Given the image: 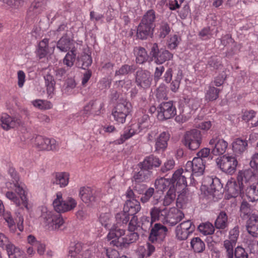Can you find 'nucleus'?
<instances>
[{
    "mask_svg": "<svg viewBox=\"0 0 258 258\" xmlns=\"http://www.w3.org/2000/svg\"><path fill=\"white\" fill-rule=\"evenodd\" d=\"M9 173L14 179V180L13 183L10 182L6 183V186L8 189H14L15 192L8 191L6 193V197L16 206L23 205L28 210V190L27 188L22 183L18 182L19 177L15 169L10 168L9 170Z\"/></svg>",
    "mask_w": 258,
    "mask_h": 258,
    "instance_id": "1",
    "label": "nucleus"
},
{
    "mask_svg": "<svg viewBox=\"0 0 258 258\" xmlns=\"http://www.w3.org/2000/svg\"><path fill=\"white\" fill-rule=\"evenodd\" d=\"M40 219L44 226L49 230H57L63 224V220L59 214L54 213L46 207L42 208Z\"/></svg>",
    "mask_w": 258,
    "mask_h": 258,
    "instance_id": "2",
    "label": "nucleus"
},
{
    "mask_svg": "<svg viewBox=\"0 0 258 258\" xmlns=\"http://www.w3.org/2000/svg\"><path fill=\"white\" fill-rule=\"evenodd\" d=\"M132 105L126 100L118 102L113 109L112 114L114 120L118 123H123L127 115L131 111Z\"/></svg>",
    "mask_w": 258,
    "mask_h": 258,
    "instance_id": "3",
    "label": "nucleus"
},
{
    "mask_svg": "<svg viewBox=\"0 0 258 258\" xmlns=\"http://www.w3.org/2000/svg\"><path fill=\"white\" fill-rule=\"evenodd\" d=\"M216 163L223 172L232 174L236 171L238 162L232 156L224 155L216 159Z\"/></svg>",
    "mask_w": 258,
    "mask_h": 258,
    "instance_id": "4",
    "label": "nucleus"
},
{
    "mask_svg": "<svg viewBox=\"0 0 258 258\" xmlns=\"http://www.w3.org/2000/svg\"><path fill=\"white\" fill-rule=\"evenodd\" d=\"M202 135L199 130L194 129L187 131L184 135V144L190 150H195L200 146Z\"/></svg>",
    "mask_w": 258,
    "mask_h": 258,
    "instance_id": "5",
    "label": "nucleus"
},
{
    "mask_svg": "<svg viewBox=\"0 0 258 258\" xmlns=\"http://www.w3.org/2000/svg\"><path fill=\"white\" fill-rule=\"evenodd\" d=\"M205 169V162L199 158H194L193 160L187 162L185 166V170L192 172L190 174L191 180H193L194 182V176H199L203 174Z\"/></svg>",
    "mask_w": 258,
    "mask_h": 258,
    "instance_id": "6",
    "label": "nucleus"
},
{
    "mask_svg": "<svg viewBox=\"0 0 258 258\" xmlns=\"http://www.w3.org/2000/svg\"><path fill=\"white\" fill-rule=\"evenodd\" d=\"M92 253L89 249L83 247L81 242L71 245L69 250L67 258H92Z\"/></svg>",
    "mask_w": 258,
    "mask_h": 258,
    "instance_id": "7",
    "label": "nucleus"
},
{
    "mask_svg": "<svg viewBox=\"0 0 258 258\" xmlns=\"http://www.w3.org/2000/svg\"><path fill=\"white\" fill-rule=\"evenodd\" d=\"M157 118L163 120L173 117L176 112L175 107L171 101L161 103L157 108Z\"/></svg>",
    "mask_w": 258,
    "mask_h": 258,
    "instance_id": "8",
    "label": "nucleus"
},
{
    "mask_svg": "<svg viewBox=\"0 0 258 258\" xmlns=\"http://www.w3.org/2000/svg\"><path fill=\"white\" fill-rule=\"evenodd\" d=\"M150 54L154 58L155 62L159 64H162L173 57V54L168 50L164 49L159 50L157 43L153 44Z\"/></svg>",
    "mask_w": 258,
    "mask_h": 258,
    "instance_id": "9",
    "label": "nucleus"
},
{
    "mask_svg": "<svg viewBox=\"0 0 258 258\" xmlns=\"http://www.w3.org/2000/svg\"><path fill=\"white\" fill-rule=\"evenodd\" d=\"M209 144L212 154L216 156L223 154L228 147V143L219 136H213Z\"/></svg>",
    "mask_w": 258,
    "mask_h": 258,
    "instance_id": "10",
    "label": "nucleus"
},
{
    "mask_svg": "<svg viewBox=\"0 0 258 258\" xmlns=\"http://www.w3.org/2000/svg\"><path fill=\"white\" fill-rule=\"evenodd\" d=\"M35 145L40 150L53 151L58 148V144L53 139H49L39 136L36 137Z\"/></svg>",
    "mask_w": 258,
    "mask_h": 258,
    "instance_id": "11",
    "label": "nucleus"
},
{
    "mask_svg": "<svg viewBox=\"0 0 258 258\" xmlns=\"http://www.w3.org/2000/svg\"><path fill=\"white\" fill-rule=\"evenodd\" d=\"M21 123L22 121L19 117L11 116L7 113H3L0 115V126L5 131L14 128Z\"/></svg>",
    "mask_w": 258,
    "mask_h": 258,
    "instance_id": "12",
    "label": "nucleus"
},
{
    "mask_svg": "<svg viewBox=\"0 0 258 258\" xmlns=\"http://www.w3.org/2000/svg\"><path fill=\"white\" fill-rule=\"evenodd\" d=\"M166 209L167 208H166L161 209L160 208L154 207L150 210L151 221L150 222L149 218L148 217H143L142 220L143 221L147 222L150 226H151L152 223L156 221H159L163 224H165Z\"/></svg>",
    "mask_w": 258,
    "mask_h": 258,
    "instance_id": "13",
    "label": "nucleus"
},
{
    "mask_svg": "<svg viewBox=\"0 0 258 258\" xmlns=\"http://www.w3.org/2000/svg\"><path fill=\"white\" fill-rule=\"evenodd\" d=\"M167 230L165 226L160 223L155 224L151 230L149 240L152 242L162 241L167 234Z\"/></svg>",
    "mask_w": 258,
    "mask_h": 258,
    "instance_id": "14",
    "label": "nucleus"
},
{
    "mask_svg": "<svg viewBox=\"0 0 258 258\" xmlns=\"http://www.w3.org/2000/svg\"><path fill=\"white\" fill-rule=\"evenodd\" d=\"M184 216L183 212L176 208H167L165 224L174 226L180 221Z\"/></svg>",
    "mask_w": 258,
    "mask_h": 258,
    "instance_id": "15",
    "label": "nucleus"
},
{
    "mask_svg": "<svg viewBox=\"0 0 258 258\" xmlns=\"http://www.w3.org/2000/svg\"><path fill=\"white\" fill-rule=\"evenodd\" d=\"M109 233L107 235V239L109 241L110 245L120 247L117 244V241H120L119 239H122V236L125 234V231L123 229L119 228L115 225H113L110 228Z\"/></svg>",
    "mask_w": 258,
    "mask_h": 258,
    "instance_id": "16",
    "label": "nucleus"
},
{
    "mask_svg": "<svg viewBox=\"0 0 258 258\" xmlns=\"http://www.w3.org/2000/svg\"><path fill=\"white\" fill-rule=\"evenodd\" d=\"M79 196L83 202L90 205L96 201L97 191L90 187H82L80 189Z\"/></svg>",
    "mask_w": 258,
    "mask_h": 258,
    "instance_id": "17",
    "label": "nucleus"
},
{
    "mask_svg": "<svg viewBox=\"0 0 258 258\" xmlns=\"http://www.w3.org/2000/svg\"><path fill=\"white\" fill-rule=\"evenodd\" d=\"M243 186L241 183H237L236 180L233 178L229 179L226 183L225 189L227 199L235 198L238 196Z\"/></svg>",
    "mask_w": 258,
    "mask_h": 258,
    "instance_id": "18",
    "label": "nucleus"
},
{
    "mask_svg": "<svg viewBox=\"0 0 258 258\" xmlns=\"http://www.w3.org/2000/svg\"><path fill=\"white\" fill-rule=\"evenodd\" d=\"M190 173L186 170L184 171L182 169L177 170L173 174L171 180L174 184L176 182V186L181 187V188H184L186 186V177L190 175Z\"/></svg>",
    "mask_w": 258,
    "mask_h": 258,
    "instance_id": "19",
    "label": "nucleus"
},
{
    "mask_svg": "<svg viewBox=\"0 0 258 258\" xmlns=\"http://www.w3.org/2000/svg\"><path fill=\"white\" fill-rule=\"evenodd\" d=\"M152 80L150 73L146 71H138L137 72L136 82L138 85L144 88L149 87Z\"/></svg>",
    "mask_w": 258,
    "mask_h": 258,
    "instance_id": "20",
    "label": "nucleus"
},
{
    "mask_svg": "<svg viewBox=\"0 0 258 258\" xmlns=\"http://www.w3.org/2000/svg\"><path fill=\"white\" fill-rule=\"evenodd\" d=\"M152 176L151 171L141 166L140 170L135 173L133 176V182L140 183L149 181Z\"/></svg>",
    "mask_w": 258,
    "mask_h": 258,
    "instance_id": "21",
    "label": "nucleus"
},
{
    "mask_svg": "<svg viewBox=\"0 0 258 258\" xmlns=\"http://www.w3.org/2000/svg\"><path fill=\"white\" fill-rule=\"evenodd\" d=\"M155 188L158 191H165L168 189L175 188L174 184L171 179L161 177L157 179L155 181Z\"/></svg>",
    "mask_w": 258,
    "mask_h": 258,
    "instance_id": "22",
    "label": "nucleus"
},
{
    "mask_svg": "<svg viewBox=\"0 0 258 258\" xmlns=\"http://www.w3.org/2000/svg\"><path fill=\"white\" fill-rule=\"evenodd\" d=\"M122 238L119 239L120 241H117V244L120 245V247H126L130 244L136 242L139 238V235L137 232L128 230Z\"/></svg>",
    "mask_w": 258,
    "mask_h": 258,
    "instance_id": "23",
    "label": "nucleus"
},
{
    "mask_svg": "<svg viewBox=\"0 0 258 258\" xmlns=\"http://www.w3.org/2000/svg\"><path fill=\"white\" fill-rule=\"evenodd\" d=\"M246 229L252 236H258V215L252 214L247 222Z\"/></svg>",
    "mask_w": 258,
    "mask_h": 258,
    "instance_id": "24",
    "label": "nucleus"
},
{
    "mask_svg": "<svg viewBox=\"0 0 258 258\" xmlns=\"http://www.w3.org/2000/svg\"><path fill=\"white\" fill-rule=\"evenodd\" d=\"M57 48L61 52L75 49V42L66 36H62L57 42Z\"/></svg>",
    "mask_w": 258,
    "mask_h": 258,
    "instance_id": "25",
    "label": "nucleus"
},
{
    "mask_svg": "<svg viewBox=\"0 0 258 258\" xmlns=\"http://www.w3.org/2000/svg\"><path fill=\"white\" fill-rule=\"evenodd\" d=\"M140 131L139 126L138 124H133L125 130L123 135H121L120 138L116 142L119 144H122L134 135L140 133Z\"/></svg>",
    "mask_w": 258,
    "mask_h": 258,
    "instance_id": "26",
    "label": "nucleus"
},
{
    "mask_svg": "<svg viewBox=\"0 0 258 258\" xmlns=\"http://www.w3.org/2000/svg\"><path fill=\"white\" fill-rule=\"evenodd\" d=\"M169 138L170 135L168 133L163 132L161 133L156 140V150L159 152L164 151L167 147Z\"/></svg>",
    "mask_w": 258,
    "mask_h": 258,
    "instance_id": "27",
    "label": "nucleus"
},
{
    "mask_svg": "<svg viewBox=\"0 0 258 258\" xmlns=\"http://www.w3.org/2000/svg\"><path fill=\"white\" fill-rule=\"evenodd\" d=\"M103 107V104L100 102L94 101L90 103L85 106L81 113L83 115H87L90 111L95 115H99L101 113V110Z\"/></svg>",
    "mask_w": 258,
    "mask_h": 258,
    "instance_id": "28",
    "label": "nucleus"
},
{
    "mask_svg": "<svg viewBox=\"0 0 258 258\" xmlns=\"http://www.w3.org/2000/svg\"><path fill=\"white\" fill-rule=\"evenodd\" d=\"M232 150L236 155H241L247 148L248 143L245 140L235 139L232 144Z\"/></svg>",
    "mask_w": 258,
    "mask_h": 258,
    "instance_id": "29",
    "label": "nucleus"
},
{
    "mask_svg": "<svg viewBox=\"0 0 258 258\" xmlns=\"http://www.w3.org/2000/svg\"><path fill=\"white\" fill-rule=\"evenodd\" d=\"M154 30V28L141 22L137 29V36L141 39H147L148 36L153 34Z\"/></svg>",
    "mask_w": 258,
    "mask_h": 258,
    "instance_id": "30",
    "label": "nucleus"
},
{
    "mask_svg": "<svg viewBox=\"0 0 258 258\" xmlns=\"http://www.w3.org/2000/svg\"><path fill=\"white\" fill-rule=\"evenodd\" d=\"M123 209L124 211L131 214V215H135L141 210L140 202L136 199L127 200Z\"/></svg>",
    "mask_w": 258,
    "mask_h": 258,
    "instance_id": "31",
    "label": "nucleus"
},
{
    "mask_svg": "<svg viewBox=\"0 0 258 258\" xmlns=\"http://www.w3.org/2000/svg\"><path fill=\"white\" fill-rule=\"evenodd\" d=\"M161 164L159 159L153 155H150L145 158L144 161L141 163V166L151 171L153 167H159Z\"/></svg>",
    "mask_w": 258,
    "mask_h": 258,
    "instance_id": "32",
    "label": "nucleus"
},
{
    "mask_svg": "<svg viewBox=\"0 0 258 258\" xmlns=\"http://www.w3.org/2000/svg\"><path fill=\"white\" fill-rule=\"evenodd\" d=\"M255 177L253 172L250 169L245 170L239 172L237 179L239 182H240L241 185L244 186V183L249 181H252Z\"/></svg>",
    "mask_w": 258,
    "mask_h": 258,
    "instance_id": "33",
    "label": "nucleus"
},
{
    "mask_svg": "<svg viewBox=\"0 0 258 258\" xmlns=\"http://www.w3.org/2000/svg\"><path fill=\"white\" fill-rule=\"evenodd\" d=\"M155 251V246L147 243L145 245H140L137 249L139 258H144L151 256Z\"/></svg>",
    "mask_w": 258,
    "mask_h": 258,
    "instance_id": "34",
    "label": "nucleus"
},
{
    "mask_svg": "<svg viewBox=\"0 0 258 258\" xmlns=\"http://www.w3.org/2000/svg\"><path fill=\"white\" fill-rule=\"evenodd\" d=\"M9 258H23L24 251L12 242L6 248Z\"/></svg>",
    "mask_w": 258,
    "mask_h": 258,
    "instance_id": "35",
    "label": "nucleus"
},
{
    "mask_svg": "<svg viewBox=\"0 0 258 258\" xmlns=\"http://www.w3.org/2000/svg\"><path fill=\"white\" fill-rule=\"evenodd\" d=\"M44 79L47 94L51 98L54 94L55 81L53 77L50 74L45 75Z\"/></svg>",
    "mask_w": 258,
    "mask_h": 258,
    "instance_id": "36",
    "label": "nucleus"
},
{
    "mask_svg": "<svg viewBox=\"0 0 258 258\" xmlns=\"http://www.w3.org/2000/svg\"><path fill=\"white\" fill-rule=\"evenodd\" d=\"M245 195L248 200L250 202H254L258 200V182L253 184L247 187L245 190Z\"/></svg>",
    "mask_w": 258,
    "mask_h": 258,
    "instance_id": "37",
    "label": "nucleus"
},
{
    "mask_svg": "<svg viewBox=\"0 0 258 258\" xmlns=\"http://www.w3.org/2000/svg\"><path fill=\"white\" fill-rule=\"evenodd\" d=\"M134 53L136 56V61L137 63L142 64L147 60L148 58L147 52L143 47H135L134 48Z\"/></svg>",
    "mask_w": 258,
    "mask_h": 258,
    "instance_id": "38",
    "label": "nucleus"
},
{
    "mask_svg": "<svg viewBox=\"0 0 258 258\" xmlns=\"http://www.w3.org/2000/svg\"><path fill=\"white\" fill-rule=\"evenodd\" d=\"M53 206L54 210L58 213L66 212V210L63 209L65 206L64 201L62 199V194L58 192L56 195V198L53 202Z\"/></svg>",
    "mask_w": 258,
    "mask_h": 258,
    "instance_id": "39",
    "label": "nucleus"
},
{
    "mask_svg": "<svg viewBox=\"0 0 258 258\" xmlns=\"http://www.w3.org/2000/svg\"><path fill=\"white\" fill-rule=\"evenodd\" d=\"M155 18V12L153 10H150L148 11L144 15L141 22L155 28V26L154 22Z\"/></svg>",
    "mask_w": 258,
    "mask_h": 258,
    "instance_id": "40",
    "label": "nucleus"
},
{
    "mask_svg": "<svg viewBox=\"0 0 258 258\" xmlns=\"http://www.w3.org/2000/svg\"><path fill=\"white\" fill-rule=\"evenodd\" d=\"M46 4V0H34L30 8V11L35 14H40L45 9Z\"/></svg>",
    "mask_w": 258,
    "mask_h": 258,
    "instance_id": "41",
    "label": "nucleus"
},
{
    "mask_svg": "<svg viewBox=\"0 0 258 258\" xmlns=\"http://www.w3.org/2000/svg\"><path fill=\"white\" fill-rule=\"evenodd\" d=\"M220 90L213 86H209L205 93V100L208 101H213L219 97Z\"/></svg>",
    "mask_w": 258,
    "mask_h": 258,
    "instance_id": "42",
    "label": "nucleus"
},
{
    "mask_svg": "<svg viewBox=\"0 0 258 258\" xmlns=\"http://www.w3.org/2000/svg\"><path fill=\"white\" fill-rule=\"evenodd\" d=\"M99 221L100 224L106 229H110L112 227L113 219L110 213L101 214Z\"/></svg>",
    "mask_w": 258,
    "mask_h": 258,
    "instance_id": "43",
    "label": "nucleus"
},
{
    "mask_svg": "<svg viewBox=\"0 0 258 258\" xmlns=\"http://www.w3.org/2000/svg\"><path fill=\"white\" fill-rule=\"evenodd\" d=\"M176 189H168L162 199V204L164 206L170 205L175 200Z\"/></svg>",
    "mask_w": 258,
    "mask_h": 258,
    "instance_id": "44",
    "label": "nucleus"
},
{
    "mask_svg": "<svg viewBox=\"0 0 258 258\" xmlns=\"http://www.w3.org/2000/svg\"><path fill=\"white\" fill-rule=\"evenodd\" d=\"M32 105L40 110H47L52 107V104L46 100L36 99L31 102Z\"/></svg>",
    "mask_w": 258,
    "mask_h": 258,
    "instance_id": "45",
    "label": "nucleus"
},
{
    "mask_svg": "<svg viewBox=\"0 0 258 258\" xmlns=\"http://www.w3.org/2000/svg\"><path fill=\"white\" fill-rule=\"evenodd\" d=\"M227 220L226 214L224 212H221L215 222L216 228L217 229L225 228L227 226Z\"/></svg>",
    "mask_w": 258,
    "mask_h": 258,
    "instance_id": "46",
    "label": "nucleus"
},
{
    "mask_svg": "<svg viewBox=\"0 0 258 258\" xmlns=\"http://www.w3.org/2000/svg\"><path fill=\"white\" fill-rule=\"evenodd\" d=\"M240 216L243 219H246L250 218L253 214H252V210L250 208V205L246 202H242L240 209Z\"/></svg>",
    "mask_w": 258,
    "mask_h": 258,
    "instance_id": "47",
    "label": "nucleus"
},
{
    "mask_svg": "<svg viewBox=\"0 0 258 258\" xmlns=\"http://www.w3.org/2000/svg\"><path fill=\"white\" fill-rule=\"evenodd\" d=\"M191 247L196 252H201L205 249V244L199 237H195L190 241Z\"/></svg>",
    "mask_w": 258,
    "mask_h": 258,
    "instance_id": "48",
    "label": "nucleus"
},
{
    "mask_svg": "<svg viewBox=\"0 0 258 258\" xmlns=\"http://www.w3.org/2000/svg\"><path fill=\"white\" fill-rule=\"evenodd\" d=\"M76 49L68 52L63 58V63L68 67H72L76 60Z\"/></svg>",
    "mask_w": 258,
    "mask_h": 258,
    "instance_id": "49",
    "label": "nucleus"
},
{
    "mask_svg": "<svg viewBox=\"0 0 258 258\" xmlns=\"http://www.w3.org/2000/svg\"><path fill=\"white\" fill-rule=\"evenodd\" d=\"M198 229L201 233L205 235L212 234L215 230L214 226L210 222L201 224L198 227Z\"/></svg>",
    "mask_w": 258,
    "mask_h": 258,
    "instance_id": "50",
    "label": "nucleus"
},
{
    "mask_svg": "<svg viewBox=\"0 0 258 258\" xmlns=\"http://www.w3.org/2000/svg\"><path fill=\"white\" fill-rule=\"evenodd\" d=\"M69 174L67 172H60L56 174V183L60 187H64L69 183Z\"/></svg>",
    "mask_w": 258,
    "mask_h": 258,
    "instance_id": "51",
    "label": "nucleus"
},
{
    "mask_svg": "<svg viewBox=\"0 0 258 258\" xmlns=\"http://www.w3.org/2000/svg\"><path fill=\"white\" fill-rule=\"evenodd\" d=\"M2 216L10 229L13 232L15 230V222L12 217L11 213L8 211H5Z\"/></svg>",
    "mask_w": 258,
    "mask_h": 258,
    "instance_id": "52",
    "label": "nucleus"
},
{
    "mask_svg": "<svg viewBox=\"0 0 258 258\" xmlns=\"http://www.w3.org/2000/svg\"><path fill=\"white\" fill-rule=\"evenodd\" d=\"M130 215H131V214L123 210L116 215V220L118 224H126L129 220Z\"/></svg>",
    "mask_w": 258,
    "mask_h": 258,
    "instance_id": "53",
    "label": "nucleus"
},
{
    "mask_svg": "<svg viewBox=\"0 0 258 258\" xmlns=\"http://www.w3.org/2000/svg\"><path fill=\"white\" fill-rule=\"evenodd\" d=\"M13 9H17L21 7L24 3V0H0Z\"/></svg>",
    "mask_w": 258,
    "mask_h": 258,
    "instance_id": "54",
    "label": "nucleus"
},
{
    "mask_svg": "<svg viewBox=\"0 0 258 258\" xmlns=\"http://www.w3.org/2000/svg\"><path fill=\"white\" fill-rule=\"evenodd\" d=\"M170 29L169 25L166 22H162L159 30V36L161 38L165 37L170 32Z\"/></svg>",
    "mask_w": 258,
    "mask_h": 258,
    "instance_id": "55",
    "label": "nucleus"
},
{
    "mask_svg": "<svg viewBox=\"0 0 258 258\" xmlns=\"http://www.w3.org/2000/svg\"><path fill=\"white\" fill-rule=\"evenodd\" d=\"M236 243H232L229 240H226L224 242V246L226 250L227 258H233V247Z\"/></svg>",
    "mask_w": 258,
    "mask_h": 258,
    "instance_id": "56",
    "label": "nucleus"
},
{
    "mask_svg": "<svg viewBox=\"0 0 258 258\" xmlns=\"http://www.w3.org/2000/svg\"><path fill=\"white\" fill-rule=\"evenodd\" d=\"M65 206L63 209L66 210V212L74 209L77 205V201L72 197H68L64 200Z\"/></svg>",
    "mask_w": 258,
    "mask_h": 258,
    "instance_id": "57",
    "label": "nucleus"
},
{
    "mask_svg": "<svg viewBox=\"0 0 258 258\" xmlns=\"http://www.w3.org/2000/svg\"><path fill=\"white\" fill-rule=\"evenodd\" d=\"M176 237L179 240H184L187 239L190 232L184 230L183 229L180 228L178 226H176L175 229Z\"/></svg>",
    "mask_w": 258,
    "mask_h": 258,
    "instance_id": "58",
    "label": "nucleus"
},
{
    "mask_svg": "<svg viewBox=\"0 0 258 258\" xmlns=\"http://www.w3.org/2000/svg\"><path fill=\"white\" fill-rule=\"evenodd\" d=\"M182 77V75L181 72H179L176 78L172 82L170 85V89L173 92H176L178 90Z\"/></svg>",
    "mask_w": 258,
    "mask_h": 258,
    "instance_id": "59",
    "label": "nucleus"
},
{
    "mask_svg": "<svg viewBox=\"0 0 258 258\" xmlns=\"http://www.w3.org/2000/svg\"><path fill=\"white\" fill-rule=\"evenodd\" d=\"M177 226L184 230H186L190 232V233H192L195 229V226L190 220L184 221Z\"/></svg>",
    "mask_w": 258,
    "mask_h": 258,
    "instance_id": "60",
    "label": "nucleus"
},
{
    "mask_svg": "<svg viewBox=\"0 0 258 258\" xmlns=\"http://www.w3.org/2000/svg\"><path fill=\"white\" fill-rule=\"evenodd\" d=\"M211 188L215 191L219 190L222 188V185L220 182V179L218 178H209Z\"/></svg>",
    "mask_w": 258,
    "mask_h": 258,
    "instance_id": "61",
    "label": "nucleus"
},
{
    "mask_svg": "<svg viewBox=\"0 0 258 258\" xmlns=\"http://www.w3.org/2000/svg\"><path fill=\"white\" fill-rule=\"evenodd\" d=\"M149 117L147 114H144L142 117L139 120V123L137 124L139 126L140 131L148 127L149 124Z\"/></svg>",
    "mask_w": 258,
    "mask_h": 258,
    "instance_id": "62",
    "label": "nucleus"
},
{
    "mask_svg": "<svg viewBox=\"0 0 258 258\" xmlns=\"http://www.w3.org/2000/svg\"><path fill=\"white\" fill-rule=\"evenodd\" d=\"M256 112L253 110L245 111L244 112L242 118L243 120L249 122L253 121L256 118Z\"/></svg>",
    "mask_w": 258,
    "mask_h": 258,
    "instance_id": "63",
    "label": "nucleus"
},
{
    "mask_svg": "<svg viewBox=\"0 0 258 258\" xmlns=\"http://www.w3.org/2000/svg\"><path fill=\"white\" fill-rule=\"evenodd\" d=\"M235 258H248V253L245 249L240 246H237L234 252Z\"/></svg>",
    "mask_w": 258,
    "mask_h": 258,
    "instance_id": "64",
    "label": "nucleus"
}]
</instances>
